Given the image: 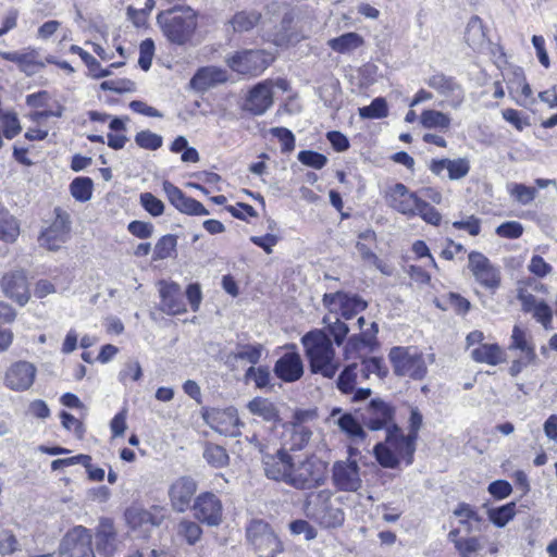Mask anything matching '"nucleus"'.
Segmentation results:
<instances>
[{"label": "nucleus", "instance_id": "obj_6", "mask_svg": "<svg viewBox=\"0 0 557 557\" xmlns=\"http://www.w3.org/2000/svg\"><path fill=\"white\" fill-rule=\"evenodd\" d=\"M326 471V462L310 456L297 465L294 463L286 484L297 490H311L325 482Z\"/></svg>", "mask_w": 557, "mask_h": 557}, {"label": "nucleus", "instance_id": "obj_64", "mask_svg": "<svg viewBox=\"0 0 557 557\" xmlns=\"http://www.w3.org/2000/svg\"><path fill=\"white\" fill-rule=\"evenodd\" d=\"M140 203L152 216H159L164 211L163 202L151 193H143L140 195Z\"/></svg>", "mask_w": 557, "mask_h": 557}, {"label": "nucleus", "instance_id": "obj_44", "mask_svg": "<svg viewBox=\"0 0 557 557\" xmlns=\"http://www.w3.org/2000/svg\"><path fill=\"white\" fill-rule=\"evenodd\" d=\"M358 376V364L351 363L346 366L339 373L336 385L343 394H350L355 391Z\"/></svg>", "mask_w": 557, "mask_h": 557}, {"label": "nucleus", "instance_id": "obj_50", "mask_svg": "<svg viewBox=\"0 0 557 557\" xmlns=\"http://www.w3.org/2000/svg\"><path fill=\"white\" fill-rule=\"evenodd\" d=\"M143 376V369L138 360H128L117 374L119 382L127 385L128 381L138 382Z\"/></svg>", "mask_w": 557, "mask_h": 557}, {"label": "nucleus", "instance_id": "obj_13", "mask_svg": "<svg viewBox=\"0 0 557 557\" xmlns=\"http://www.w3.org/2000/svg\"><path fill=\"white\" fill-rule=\"evenodd\" d=\"M323 305L330 313L339 312L345 320L354 318L368 307V302L359 295L343 290L324 294Z\"/></svg>", "mask_w": 557, "mask_h": 557}, {"label": "nucleus", "instance_id": "obj_37", "mask_svg": "<svg viewBox=\"0 0 557 557\" xmlns=\"http://www.w3.org/2000/svg\"><path fill=\"white\" fill-rule=\"evenodd\" d=\"M20 235V225L17 220L0 207V239L7 243H13Z\"/></svg>", "mask_w": 557, "mask_h": 557}, {"label": "nucleus", "instance_id": "obj_10", "mask_svg": "<svg viewBox=\"0 0 557 557\" xmlns=\"http://www.w3.org/2000/svg\"><path fill=\"white\" fill-rule=\"evenodd\" d=\"M469 270L476 283L494 294L500 286V269L494 265L490 259L479 251H471L468 256Z\"/></svg>", "mask_w": 557, "mask_h": 557}, {"label": "nucleus", "instance_id": "obj_22", "mask_svg": "<svg viewBox=\"0 0 557 557\" xmlns=\"http://www.w3.org/2000/svg\"><path fill=\"white\" fill-rule=\"evenodd\" d=\"M159 294L161 298L159 309L162 312L177 315L187 311L180 284L162 280L159 282Z\"/></svg>", "mask_w": 557, "mask_h": 557}, {"label": "nucleus", "instance_id": "obj_9", "mask_svg": "<svg viewBox=\"0 0 557 557\" xmlns=\"http://www.w3.org/2000/svg\"><path fill=\"white\" fill-rule=\"evenodd\" d=\"M60 557H96L90 529L76 525L63 536L59 546Z\"/></svg>", "mask_w": 557, "mask_h": 557}, {"label": "nucleus", "instance_id": "obj_45", "mask_svg": "<svg viewBox=\"0 0 557 557\" xmlns=\"http://www.w3.org/2000/svg\"><path fill=\"white\" fill-rule=\"evenodd\" d=\"M177 246V237L172 234L163 235L156 243L153 248V260H164L175 252Z\"/></svg>", "mask_w": 557, "mask_h": 557}, {"label": "nucleus", "instance_id": "obj_28", "mask_svg": "<svg viewBox=\"0 0 557 557\" xmlns=\"http://www.w3.org/2000/svg\"><path fill=\"white\" fill-rule=\"evenodd\" d=\"M339 430L355 442H363L367 438V432L360 420V410L356 416L351 412H344L336 421Z\"/></svg>", "mask_w": 557, "mask_h": 557}, {"label": "nucleus", "instance_id": "obj_53", "mask_svg": "<svg viewBox=\"0 0 557 557\" xmlns=\"http://www.w3.org/2000/svg\"><path fill=\"white\" fill-rule=\"evenodd\" d=\"M245 377L248 381H253L256 387L264 388L270 385L271 373L268 367H249L245 373Z\"/></svg>", "mask_w": 557, "mask_h": 557}, {"label": "nucleus", "instance_id": "obj_17", "mask_svg": "<svg viewBox=\"0 0 557 557\" xmlns=\"http://www.w3.org/2000/svg\"><path fill=\"white\" fill-rule=\"evenodd\" d=\"M332 479L335 487L344 492H356L362 484L358 462L351 459L336 461L332 468Z\"/></svg>", "mask_w": 557, "mask_h": 557}, {"label": "nucleus", "instance_id": "obj_26", "mask_svg": "<svg viewBox=\"0 0 557 557\" xmlns=\"http://www.w3.org/2000/svg\"><path fill=\"white\" fill-rule=\"evenodd\" d=\"M227 81L228 72L225 69L208 65L199 67L190 78L189 84L193 89L203 92Z\"/></svg>", "mask_w": 557, "mask_h": 557}, {"label": "nucleus", "instance_id": "obj_49", "mask_svg": "<svg viewBox=\"0 0 557 557\" xmlns=\"http://www.w3.org/2000/svg\"><path fill=\"white\" fill-rule=\"evenodd\" d=\"M414 216H420L424 222L435 226L440 225L442 221L441 213L422 198L414 209Z\"/></svg>", "mask_w": 557, "mask_h": 557}, {"label": "nucleus", "instance_id": "obj_41", "mask_svg": "<svg viewBox=\"0 0 557 557\" xmlns=\"http://www.w3.org/2000/svg\"><path fill=\"white\" fill-rule=\"evenodd\" d=\"M361 119H384L388 115V104L384 97L374 98L369 106L358 109Z\"/></svg>", "mask_w": 557, "mask_h": 557}, {"label": "nucleus", "instance_id": "obj_39", "mask_svg": "<svg viewBox=\"0 0 557 557\" xmlns=\"http://www.w3.org/2000/svg\"><path fill=\"white\" fill-rule=\"evenodd\" d=\"M176 535L188 545H195L202 535V529L196 521L182 519L176 527Z\"/></svg>", "mask_w": 557, "mask_h": 557}, {"label": "nucleus", "instance_id": "obj_57", "mask_svg": "<svg viewBox=\"0 0 557 557\" xmlns=\"http://www.w3.org/2000/svg\"><path fill=\"white\" fill-rule=\"evenodd\" d=\"M3 136L7 139H13L22 132L20 120L14 112H5L1 115Z\"/></svg>", "mask_w": 557, "mask_h": 557}, {"label": "nucleus", "instance_id": "obj_2", "mask_svg": "<svg viewBox=\"0 0 557 557\" xmlns=\"http://www.w3.org/2000/svg\"><path fill=\"white\" fill-rule=\"evenodd\" d=\"M339 498H335L330 490H321L308 494L304 500L305 516L325 530L338 529L345 522V511Z\"/></svg>", "mask_w": 557, "mask_h": 557}, {"label": "nucleus", "instance_id": "obj_47", "mask_svg": "<svg viewBox=\"0 0 557 557\" xmlns=\"http://www.w3.org/2000/svg\"><path fill=\"white\" fill-rule=\"evenodd\" d=\"M509 195L520 205L527 206L531 203L537 191L534 187L527 186L522 183H511L507 185Z\"/></svg>", "mask_w": 557, "mask_h": 557}, {"label": "nucleus", "instance_id": "obj_36", "mask_svg": "<svg viewBox=\"0 0 557 557\" xmlns=\"http://www.w3.org/2000/svg\"><path fill=\"white\" fill-rule=\"evenodd\" d=\"M376 243V234L373 230L368 228L358 234V242L356 243V249L361 259L370 263L376 260L377 256L372 250V245Z\"/></svg>", "mask_w": 557, "mask_h": 557}, {"label": "nucleus", "instance_id": "obj_58", "mask_svg": "<svg viewBox=\"0 0 557 557\" xmlns=\"http://www.w3.org/2000/svg\"><path fill=\"white\" fill-rule=\"evenodd\" d=\"M453 513L455 517L459 518L460 524H466V522L481 523L483 520L474 507L467 503H459Z\"/></svg>", "mask_w": 557, "mask_h": 557}, {"label": "nucleus", "instance_id": "obj_3", "mask_svg": "<svg viewBox=\"0 0 557 557\" xmlns=\"http://www.w3.org/2000/svg\"><path fill=\"white\" fill-rule=\"evenodd\" d=\"M157 22L163 36L177 46L187 44L197 28V16L193 9L178 7L160 12Z\"/></svg>", "mask_w": 557, "mask_h": 557}, {"label": "nucleus", "instance_id": "obj_7", "mask_svg": "<svg viewBox=\"0 0 557 557\" xmlns=\"http://www.w3.org/2000/svg\"><path fill=\"white\" fill-rule=\"evenodd\" d=\"M273 57L264 50H242L227 57L225 62L235 73L245 76H258L272 63Z\"/></svg>", "mask_w": 557, "mask_h": 557}, {"label": "nucleus", "instance_id": "obj_20", "mask_svg": "<svg viewBox=\"0 0 557 557\" xmlns=\"http://www.w3.org/2000/svg\"><path fill=\"white\" fill-rule=\"evenodd\" d=\"M274 375L285 383H294L300 380L305 373L304 361L298 351H287L274 363Z\"/></svg>", "mask_w": 557, "mask_h": 557}, {"label": "nucleus", "instance_id": "obj_60", "mask_svg": "<svg viewBox=\"0 0 557 557\" xmlns=\"http://www.w3.org/2000/svg\"><path fill=\"white\" fill-rule=\"evenodd\" d=\"M153 55L154 42L151 38H146L139 45L138 65L143 71H148L151 67Z\"/></svg>", "mask_w": 557, "mask_h": 557}, {"label": "nucleus", "instance_id": "obj_46", "mask_svg": "<svg viewBox=\"0 0 557 557\" xmlns=\"http://www.w3.org/2000/svg\"><path fill=\"white\" fill-rule=\"evenodd\" d=\"M206 461L214 468H223L228 465L230 457L226 449L220 445L209 444L203 451Z\"/></svg>", "mask_w": 557, "mask_h": 557}, {"label": "nucleus", "instance_id": "obj_1", "mask_svg": "<svg viewBox=\"0 0 557 557\" xmlns=\"http://www.w3.org/2000/svg\"><path fill=\"white\" fill-rule=\"evenodd\" d=\"M312 374L333 379L341 368L336 350L325 330L313 329L300 338Z\"/></svg>", "mask_w": 557, "mask_h": 557}, {"label": "nucleus", "instance_id": "obj_55", "mask_svg": "<svg viewBox=\"0 0 557 557\" xmlns=\"http://www.w3.org/2000/svg\"><path fill=\"white\" fill-rule=\"evenodd\" d=\"M360 373L364 379L371 374H376L380 379L386 375V369L383 364V359L380 357H370L362 360Z\"/></svg>", "mask_w": 557, "mask_h": 557}, {"label": "nucleus", "instance_id": "obj_24", "mask_svg": "<svg viewBox=\"0 0 557 557\" xmlns=\"http://www.w3.org/2000/svg\"><path fill=\"white\" fill-rule=\"evenodd\" d=\"M163 190L170 200V202L182 213L188 215H208L209 211L205 208V206L184 194L178 187H176L171 182H163Z\"/></svg>", "mask_w": 557, "mask_h": 557}, {"label": "nucleus", "instance_id": "obj_16", "mask_svg": "<svg viewBox=\"0 0 557 557\" xmlns=\"http://www.w3.org/2000/svg\"><path fill=\"white\" fill-rule=\"evenodd\" d=\"M384 198L387 206L396 212L407 218H414V209L420 197L416 193L410 191L405 184L396 183L386 188Z\"/></svg>", "mask_w": 557, "mask_h": 557}, {"label": "nucleus", "instance_id": "obj_30", "mask_svg": "<svg viewBox=\"0 0 557 557\" xmlns=\"http://www.w3.org/2000/svg\"><path fill=\"white\" fill-rule=\"evenodd\" d=\"M475 362L497 366L505 361V355L498 344H482L471 351Z\"/></svg>", "mask_w": 557, "mask_h": 557}, {"label": "nucleus", "instance_id": "obj_21", "mask_svg": "<svg viewBox=\"0 0 557 557\" xmlns=\"http://www.w3.org/2000/svg\"><path fill=\"white\" fill-rule=\"evenodd\" d=\"M1 287L4 295L20 306H25L30 298L27 276L23 270L12 271L3 275Z\"/></svg>", "mask_w": 557, "mask_h": 557}, {"label": "nucleus", "instance_id": "obj_29", "mask_svg": "<svg viewBox=\"0 0 557 557\" xmlns=\"http://www.w3.org/2000/svg\"><path fill=\"white\" fill-rule=\"evenodd\" d=\"M324 327L321 330H325V334L331 338L333 345L341 347L344 345L348 333L350 331L348 324L342 321L337 315H325L322 320Z\"/></svg>", "mask_w": 557, "mask_h": 557}, {"label": "nucleus", "instance_id": "obj_15", "mask_svg": "<svg viewBox=\"0 0 557 557\" xmlns=\"http://www.w3.org/2000/svg\"><path fill=\"white\" fill-rule=\"evenodd\" d=\"M273 95L272 81L259 82L248 90L242 109L252 115H263L273 106Z\"/></svg>", "mask_w": 557, "mask_h": 557}, {"label": "nucleus", "instance_id": "obj_27", "mask_svg": "<svg viewBox=\"0 0 557 557\" xmlns=\"http://www.w3.org/2000/svg\"><path fill=\"white\" fill-rule=\"evenodd\" d=\"M385 441L399 458L407 459V465L412 462L417 437H412L409 433L408 435H404L399 425L394 424L386 433Z\"/></svg>", "mask_w": 557, "mask_h": 557}, {"label": "nucleus", "instance_id": "obj_5", "mask_svg": "<svg viewBox=\"0 0 557 557\" xmlns=\"http://www.w3.org/2000/svg\"><path fill=\"white\" fill-rule=\"evenodd\" d=\"M246 540L258 557H276L283 550L282 542L272 527L262 519H252L246 525Z\"/></svg>", "mask_w": 557, "mask_h": 557}, {"label": "nucleus", "instance_id": "obj_52", "mask_svg": "<svg viewBox=\"0 0 557 557\" xmlns=\"http://www.w3.org/2000/svg\"><path fill=\"white\" fill-rule=\"evenodd\" d=\"M135 143L138 147L146 150H157L163 144L162 136L152 133L151 131H140L135 135Z\"/></svg>", "mask_w": 557, "mask_h": 557}, {"label": "nucleus", "instance_id": "obj_11", "mask_svg": "<svg viewBox=\"0 0 557 557\" xmlns=\"http://www.w3.org/2000/svg\"><path fill=\"white\" fill-rule=\"evenodd\" d=\"M54 220L38 237L39 245L51 251L59 250L70 238L71 232L70 214L59 207L54 209Z\"/></svg>", "mask_w": 557, "mask_h": 557}, {"label": "nucleus", "instance_id": "obj_18", "mask_svg": "<svg viewBox=\"0 0 557 557\" xmlns=\"http://www.w3.org/2000/svg\"><path fill=\"white\" fill-rule=\"evenodd\" d=\"M198 484L191 476H181L169 487L171 506L176 512H185L191 508V500L197 492Z\"/></svg>", "mask_w": 557, "mask_h": 557}, {"label": "nucleus", "instance_id": "obj_56", "mask_svg": "<svg viewBox=\"0 0 557 557\" xmlns=\"http://www.w3.org/2000/svg\"><path fill=\"white\" fill-rule=\"evenodd\" d=\"M297 158L304 165L315 170H321L327 163V158L324 154L313 150H301Z\"/></svg>", "mask_w": 557, "mask_h": 557}, {"label": "nucleus", "instance_id": "obj_35", "mask_svg": "<svg viewBox=\"0 0 557 557\" xmlns=\"http://www.w3.org/2000/svg\"><path fill=\"white\" fill-rule=\"evenodd\" d=\"M247 408L253 416H258L264 421L274 422L278 419L275 405L268 398L256 397L248 403Z\"/></svg>", "mask_w": 557, "mask_h": 557}, {"label": "nucleus", "instance_id": "obj_48", "mask_svg": "<svg viewBox=\"0 0 557 557\" xmlns=\"http://www.w3.org/2000/svg\"><path fill=\"white\" fill-rule=\"evenodd\" d=\"M374 455L377 462L388 469H394L399 463V457L394 453V450L386 444L377 443L374 446Z\"/></svg>", "mask_w": 557, "mask_h": 557}, {"label": "nucleus", "instance_id": "obj_61", "mask_svg": "<svg viewBox=\"0 0 557 557\" xmlns=\"http://www.w3.org/2000/svg\"><path fill=\"white\" fill-rule=\"evenodd\" d=\"M447 171L449 180L458 181L468 175L470 162L467 158L449 159Z\"/></svg>", "mask_w": 557, "mask_h": 557}, {"label": "nucleus", "instance_id": "obj_12", "mask_svg": "<svg viewBox=\"0 0 557 557\" xmlns=\"http://www.w3.org/2000/svg\"><path fill=\"white\" fill-rule=\"evenodd\" d=\"M426 84L430 88L444 97V100L440 106L446 104L454 110H458L466 100L463 87L453 76H447L443 73H435L428 78Z\"/></svg>", "mask_w": 557, "mask_h": 557}, {"label": "nucleus", "instance_id": "obj_14", "mask_svg": "<svg viewBox=\"0 0 557 557\" xmlns=\"http://www.w3.org/2000/svg\"><path fill=\"white\" fill-rule=\"evenodd\" d=\"M191 509L195 519L200 523L209 527H218L222 522V502L211 492H203L196 496Z\"/></svg>", "mask_w": 557, "mask_h": 557}, {"label": "nucleus", "instance_id": "obj_63", "mask_svg": "<svg viewBox=\"0 0 557 557\" xmlns=\"http://www.w3.org/2000/svg\"><path fill=\"white\" fill-rule=\"evenodd\" d=\"M509 350H520L522 354H528L529 350H535L532 345H530L525 338V333L518 325H515L511 334V343L509 345Z\"/></svg>", "mask_w": 557, "mask_h": 557}, {"label": "nucleus", "instance_id": "obj_19", "mask_svg": "<svg viewBox=\"0 0 557 557\" xmlns=\"http://www.w3.org/2000/svg\"><path fill=\"white\" fill-rule=\"evenodd\" d=\"M262 463L268 479L287 483L294 462L286 449L280 448L274 454H262Z\"/></svg>", "mask_w": 557, "mask_h": 557}, {"label": "nucleus", "instance_id": "obj_62", "mask_svg": "<svg viewBox=\"0 0 557 557\" xmlns=\"http://www.w3.org/2000/svg\"><path fill=\"white\" fill-rule=\"evenodd\" d=\"M289 530L294 535L304 534L306 541H312L318 536L317 529L304 519L292 521L289 523Z\"/></svg>", "mask_w": 557, "mask_h": 557}, {"label": "nucleus", "instance_id": "obj_25", "mask_svg": "<svg viewBox=\"0 0 557 557\" xmlns=\"http://www.w3.org/2000/svg\"><path fill=\"white\" fill-rule=\"evenodd\" d=\"M36 373L37 370L33 363L17 361L8 369L5 385L12 391H26L33 385Z\"/></svg>", "mask_w": 557, "mask_h": 557}, {"label": "nucleus", "instance_id": "obj_40", "mask_svg": "<svg viewBox=\"0 0 557 557\" xmlns=\"http://www.w3.org/2000/svg\"><path fill=\"white\" fill-rule=\"evenodd\" d=\"M125 519L131 528L135 529L144 525L158 527L160 520L150 511L140 508H129L125 512Z\"/></svg>", "mask_w": 557, "mask_h": 557}, {"label": "nucleus", "instance_id": "obj_59", "mask_svg": "<svg viewBox=\"0 0 557 557\" xmlns=\"http://www.w3.org/2000/svg\"><path fill=\"white\" fill-rule=\"evenodd\" d=\"M270 133L276 137L281 143V151L289 153L295 149V135L286 127H273Z\"/></svg>", "mask_w": 557, "mask_h": 557}, {"label": "nucleus", "instance_id": "obj_34", "mask_svg": "<svg viewBox=\"0 0 557 557\" xmlns=\"http://www.w3.org/2000/svg\"><path fill=\"white\" fill-rule=\"evenodd\" d=\"M420 123L424 128L447 131L450 127L451 119L447 113L438 110H423L420 115Z\"/></svg>", "mask_w": 557, "mask_h": 557}, {"label": "nucleus", "instance_id": "obj_33", "mask_svg": "<svg viewBox=\"0 0 557 557\" xmlns=\"http://www.w3.org/2000/svg\"><path fill=\"white\" fill-rule=\"evenodd\" d=\"M465 39L473 50H481L485 45L486 34L483 22L479 16L474 15L468 22Z\"/></svg>", "mask_w": 557, "mask_h": 557}, {"label": "nucleus", "instance_id": "obj_31", "mask_svg": "<svg viewBox=\"0 0 557 557\" xmlns=\"http://www.w3.org/2000/svg\"><path fill=\"white\" fill-rule=\"evenodd\" d=\"M262 15L256 9L242 10L236 12L230 21L235 33H246L253 29L260 22Z\"/></svg>", "mask_w": 557, "mask_h": 557}, {"label": "nucleus", "instance_id": "obj_23", "mask_svg": "<svg viewBox=\"0 0 557 557\" xmlns=\"http://www.w3.org/2000/svg\"><path fill=\"white\" fill-rule=\"evenodd\" d=\"M95 546L98 554L111 557L119 548L117 533L110 518H101L95 528Z\"/></svg>", "mask_w": 557, "mask_h": 557}, {"label": "nucleus", "instance_id": "obj_32", "mask_svg": "<svg viewBox=\"0 0 557 557\" xmlns=\"http://www.w3.org/2000/svg\"><path fill=\"white\" fill-rule=\"evenodd\" d=\"M361 35L355 32L345 33L327 41L329 47L337 53H349L363 45Z\"/></svg>", "mask_w": 557, "mask_h": 557}, {"label": "nucleus", "instance_id": "obj_51", "mask_svg": "<svg viewBox=\"0 0 557 557\" xmlns=\"http://www.w3.org/2000/svg\"><path fill=\"white\" fill-rule=\"evenodd\" d=\"M262 349L263 347L261 344L238 345V350L234 354V358L236 360H246L251 364H256L261 359Z\"/></svg>", "mask_w": 557, "mask_h": 557}, {"label": "nucleus", "instance_id": "obj_43", "mask_svg": "<svg viewBox=\"0 0 557 557\" xmlns=\"http://www.w3.org/2000/svg\"><path fill=\"white\" fill-rule=\"evenodd\" d=\"M92 180L85 176L76 177L70 184L72 197L81 202H86L92 195Z\"/></svg>", "mask_w": 557, "mask_h": 557}, {"label": "nucleus", "instance_id": "obj_4", "mask_svg": "<svg viewBox=\"0 0 557 557\" xmlns=\"http://www.w3.org/2000/svg\"><path fill=\"white\" fill-rule=\"evenodd\" d=\"M388 358L396 375L408 376L412 380L424 379L428 373V364L434 362V355L424 356L416 347H393Z\"/></svg>", "mask_w": 557, "mask_h": 557}, {"label": "nucleus", "instance_id": "obj_38", "mask_svg": "<svg viewBox=\"0 0 557 557\" xmlns=\"http://www.w3.org/2000/svg\"><path fill=\"white\" fill-rule=\"evenodd\" d=\"M516 502L487 509L490 521L497 528H504L516 516Z\"/></svg>", "mask_w": 557, "mask_h": 557}, {"label": "nucleus", "instance_id": "obj_8", "mask_svg": "<svg viewBox=\"0 0 557 557\" xmlns=\"http://www.w3.org/2000/svg\"><path fill=\"white\" fill-rule=\"evenodd\" d=\"M395 414V407L381 398H372L364 409H360V420L371 431L385 430L387 433L397 424Z\"/></svg>", "mask_w": 557, "mask_h": 557}, {"label": "nucleus", "instance_id": "obj_54", "mask_svg": "<svg viewBox=\"0 0 557 557\" xmlns=\"http://www.w3.org/2000/svg\"><path fill=\"white\" fill-rule=\"evenodd\" d=\"M483 548V544L478 536L463 537L455 547L460 557H475Z\"/></svg>", "mask_w": 557, "mask_h": 557}, {"label": "nucleus", "instance_id": "obj_42", "mask_svg": "<svg viewBox=\"0 0 557 557\" xmlns=\"http://www.w3.org/2000/svg\"><path fill=\"white\" fill-rule=\"evenodd\" d=\"M346 339L347 341L344 346V356L346 359L356 357L364 349L372 350L374 348L368 341V337L364 336L362 333L352 334L350 336H347Z\"/></svg>", "mask_w": 557, "mask_h": 557}]
</instances>
